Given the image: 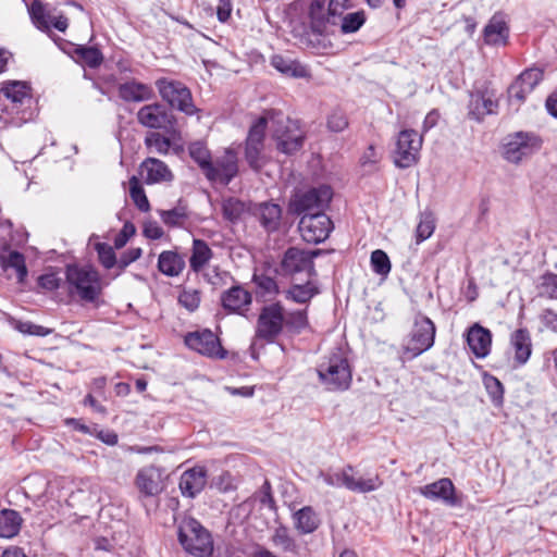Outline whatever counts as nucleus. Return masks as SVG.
Returning <instances> with one entry per match:
<instances>
[{
  "instance_id": "nucleus-1",
  "label": "nucleus",
  "mask_w": 557,
  "mask_h": 557,
  "mask_svg": "<svg viewBox=\"0 0 557 557\" xmlns=\"http://www.w3.org/2000/svg\"><path fill=\"white\" fill-rule=\"evenodd\" d=\"M310 327L308 310L287 311L281 301H274L260 309L255 337L273 344L278 336L294 337Z\"/></svg>"
},
{
  "instance_id": "nucleus-2",
  "label": "nucleus",
  "mask_w": 557,
  "mask_h": 557,
  "mask_svg": "<svg viewBox=\"0 0 557 557\" xmlns=\"http://www.w3.org/2000/svg\"><path fill=\"white\" fill-rule=\"evenodd\" d=\"M33 86L26 81H4L0 87V121L20 127L34 119Z\"/></svg>"
},
{
  "instance_id": "nucleus-3",
  "label": "nucleus",
  "mask_w": 557,
  "mask_h": 557,
  "mask_svg": "<svg viewBox=\"0 0 557 557\" xmlns=\"http://www.w3.org/2000/svg\"><path fill=\"white\" fill-rule=\"evenodd\" d=\"M319 382L327 392H345L352 382V368L341 347L333 348L317 366Z\"/></svg>"
},
{
  "instance_id": "nucleus-4",
  "label": "nucleus",
  "mask_w": 557,
  "mask_h": 557,
  "mask_svg": "<svg viewBox=\"0 0 557 557\" xmlns=\"http://www.w3.org/2000/svg\"><path fill=\"white\" fill-rule=\"evenodd\" d=\"M65 281L70 296L78 297L83 304L98 306L103 286L101 276L96 269L91 265L67 264Z\"/></svg>"
},
{
  "instance_id": "nucleus-5",
  "label": "nucleus",
  "mask_w": 557,
  "mask_h": 557,
  "mask_svg": "<svg viewBox=\"0 0 557 557\" xmlns=\"http://www.w3.org/2000/svg\"><path fill=\"white\" fill-rule=\"evenodd\" d=\"M177 540L185 552L196 557H210L213 553L211 533L195 518H183L177 527Z\"/></svg>"
},
{
  "instance_id": "nucleus-6",
  "label": "nucleus",
  "mask_w": 557,
  "mask_h": 557,
  "mask_svg": "<svg viewBox=\"0 0 557 557\" xmlns=\"http://www.w3.org/2000/svg\"><path fill=\"white\" fill-rule=\"evenodd\" d=\"M355 468L351 465H347L341 472H324L321 471L319 476L322 478L323 482L332 487L344 486L354 493H370L379 490L383 485V480L379 474H373L367 479H356L354 476Z\"/></svg>"
},
{
  "instance_id": "nucleus-7",
  "label": "nucleus",
  "mask_w": 557,
  "mask_h": 557,
  "mask_svg": "<svg viewBox=\"0 0 557 557\" xmlns=\"http://www.w3.org/2000/svg\"><path fill=\"white\" fill-rule=\"evenodd\" d=\"M333 198V189L330 185H319L294 195L290 200V212L297 215L315 212H325Z\"/></svg>"
},
{
  "instance_id": "nucleus-8",
  "label": "nucleus",
  "mask_w": 557,
  "mask_h": 557,
  "mask_svg": "<svg viewBox=\"0 0 557 557\" xmlns=\"http://www.w3.org/2000/svg\"><path fill=\"white\" fill-rule=\"evenodd\" d=\"M435 333V324L430 318L423 314L417 315L408 338L403 345V355L412 359L425 352L434 345Z\"/></svg>"
},
{
  "instance_id": "nucleus-9",
  "label": "nucleus",
  "mask_w": 557,
  "mask_h": 557,
  "mask_svg": "<svg viewBox=\"0 0 557 557\" xmlns=\"http://www.w3.org/2000/svg\"><path fill=\"white\" fill-rule=\"evenodd\" d=\"M352 8L350 0H330L325 9V0H312L309 7V17L313 30L323 33L326 26L338 25V20L345 11Z\"/></svg>"
},
{
  "instance_id": "nucleus-10",
  "label": "nucleus",
  "mask_w": 557,
  "mask_h": 557,
  "mask_svg": "<svg viewBox=\"0 0 557 557\" xmlns=\"http://www.w3.org/2000/svg\"><path fill=\"white\" fill-rule=\"evenodd\" d=\"M156 87L161 98L172 108L187 115H193L197 111L189 88L182 82L160 77L156 81Z\"/></svg>"
},
{
  "instance_id": "nucleus-11",
  "label": "nucleus",
  "mask_w": 557,
  "mask_h": 557,
  "mask_svg": "<svg viewBox=\"0 0 557 557\" xmlns=\"http://www.w3.org/2000/svg\"><path fill=\"white\" fill-rule=\"evenodd\" d=\"M267 127V117L259 116L250 126L245 140V160L256 172H259L265 164L263 150Z\"/></svg>"
},
{
  "instance_id": "nucleus-12",
  "label": "nucleus",
  "mask_w": 557,
  "mask_h": 557,
  "mask_svg": "<svg viewBox=\"0 0 557 557\" xmlns=\"http://www.w3.org/2000/svg\"><path fill=\"white\" fill-rule=\"evenodd\" d=\"M276 149L287 156L299 151L305 141V133L300 129L299 122L290 119H281L276 122L272 135Z\"/></svg>"
},
{
  "instance_id": "nucleus-13",
  "label": "nucleus",
  "mask_w": 557,
  "mask_h": 557,
  "mask_svg": "<svg viewBox=\"0 0 557 557\" xmlns=\"http://www.w3.org/2000/svg\"><path fill=\"white\" fill-rule=\"evenodd\" d=\"M422 141V136L414 129L399 132L393 152L394 164L399 169H407L416 164Z\"/></svg>"
},
{
  "instance_id": "nucleus-14",
  "label": "nucleus",
  "mask_w": 557,
  "mask_h": 557,
  "mask_svg": "<svg viewBox=\"0 0 557 557\" xmlns=\"http://www.w3.org/2000/svg\"><path fill=\"white\" fill-rule=\"evenodd\" d=\"M542 146L539 136L530 132H517L508 136L504 145L503 156L511 163H519L523 158L531 156Z\"/></svg>"
},
{
  "instance_id": "nucleus-15",
  "label": "nucleus",
  "mask_w": 557,
  "mask_h": 557,
  "mask_svg": "<svg viewBox=\"0 0 557 557\" xmlns=\"http://www.w3.org/2000/svg\"><path fill=\"white\" fill-rule=\"evenodd\" d=\"M298 228L305 242L320 244L329 238L334 225L325 212H315L304 214L298 223Z\"/></svg>"
},
{
  "instance_id": "nucleus-16",
  "label": "nucleus",
  "mask_w": 557,
  "mask_h": 557,
  "mask_svg": "<svg viewBox=\"0 0 557 557\" xmlns=\"http://www.w3.org/2000/svg\"><path fill=\"white\" fill-rule=\"evenodd\" d=\"M184 343L189 349L208 358L221 360L227 356L220 338L209 329L187 333Z\"/></svg>"
},
{
  "instance_id": "nucleus-17",
  "label": "nucleus",
  "mask_w": 557,
  "mask_h": 557,
  "mask_svg": "<svg viewBox=\"0 0 557 557\" xmlns=\"http://www.w3.org/2000/svg\"><path fill=\"white\" fill-rule=\"evenodd\" d=\"M320 255V250L307 251L297 247H289L281 261L284 274L295 275L306 273L308 278L317 275L313 259Z\"/></svg>"
},
{
  "instance_id": "nucleus-18",
  "label": "nucleus",
  "mask_w": 557,
  "mask_h": 557,
  "mask_svg": "<svg viewBox=\"0 0 557 557\" xmlns=\"http://www.w3.org/2000/svg\"><path fill=\"white\" fill-rule=\"evenodd\" d=\"M137 120L145 127L165 132L173 131L176 123L174 115L160 103L147 104L140 108L137 112Z\"/></svg>"
},
{
  "instance_id": "nucleus-19",
  "label": "nucleus",
  "mask_w": 557,
  "mask_h": 557,
  "mask_svg": "<svg viewBox=\"0 0 557 557\" xmlns=\"http://www.w3.org/2000/svg\"><path fill=\"white\" fill-rule=\"evenodd\" d=\"M53 40L66 54L82 65L97 69L103 63L104 57L98 47L76 45L60 37L53 38Z\"/></svg>"
},
{
  "instance_id": "nucleus-20",
  "label": "nucleus",
  "mask_w": 557,
  "mask_h": 557,
  "mask_svg": "<svg viewBox=\"0 0 557 557\" xmlns=\"http://www.w3.org/2000/svg\"><path fill=\"white\" fill-rule=\"evenodd\" d=\"M468 117L482 122L486 115L496 114L498 101L494 92L487 88H480L469 92Z\"/></svg>"
},
{
  "instance_id": "nucleus-21",
  "label": "nucleus",
  "mask_w": 557,
  "mask_h": 557,
  "mask_svg": "<svg viewBox=\"0 0 557 557\" xmlns=\"http://www.w3.org/2000/svg\"><path fill=\"white\" fill-rule=\"evenodd\" d=\"M238 174V159L234 149L227 148L224 154L212 161V172L206 171L205 176L210 182L228 185Z\"/></svg>"
},
{
  "instance_id": "nucleus-22",
  "label": "nucleus",
  "mask_w": 557,
  "mask_h": 557,
  "mask_svg": "<svg viewBox=\"0 0 557 557\" xmlns=\"http://www.w3.org/2000/svg\"><path fill=\"white\" fill-rule=\"evenodd\" d=\"M420 494L428 499L442 500L450 507L461 506L462 504L461 498L456 495L454 483L448 478H442L420 487Z\"/></svg>"
},
{
  "instance_id": "nucleus-23",
  "label": "nucleus",
  "mask_w": 557,
  "mask_h": 557,
  "mask_svg": "<svg viewBox=\"0 0 557 557\" xmlns=\"http://www.w3.org/2000/svg\"><path fill=\"white\" fill-rule=\"evenodd\" d=\"M251 302L252 295L242 285H234L221 294V306L227 313L246 317Z\"/></svg>"
},
{
  "instance_id": "nucleus-24",
  "label": "nucleus",
  "mask_w": 557,
  "mask_h": 557,
  "mask_svg": "<svg viewBox=\"0 0 557 557\" xmlns=\"http://www.w3.org/2000/svg\"><path fill=\"white\" fill-rule=\"evenodd\" d=\"M208 470L203 466H194L185 470L180 478L178 488L182 496L196 498L206 487Z\"/></svg>"
},
{
  "instance_id": "nucleus-25",
  "label": "nucleus",
  "mask_w": 557,
  "mask_h": 557,
  "mask_svg": "<svg viewBox=\"0 0 557 557\" xmlns=\"http://www.w3.org/2000/svg\"><path fill=\"white\" fill-rule=\"evenodd\" d=\"M251 213L268 233L276 232L280 228L282 208L277 203L269 201L255 203L252 205Z\"/></svg>"
},
{
  "instance_id": "nucleus-26",
  "label": "nucleus",
  "mask_w": 557,
  "mask_h": 557,
  "mask_svg": "<svg viewBox=\"0 0 557 557\" xmlns=\"http://www.w3.org/2000/svg\"><path fill=\"white\" fill-rule=\"evenodd\" d=\"M117 96L124 102H145L154 97L152 87L135 78L117 85Z\"/></svg>"
},
{
  "instance_id": "nucleus-27",
  "label": "nucleus",
  "mask_w": 557,
  "mask_h": 557,
  "mask_svg": "<svg viewBox=\"0 0 557 557\" xmlns=\"http://www.w3.org/2000/svg\"><path fill=\"white\" fill-rule=\"evenodd\" d=\"M270 543L283 555L292 557L300 555L301 546L285 524L281 523L272 530Z\"/></svg>"
},
{
  "instance_id": "nucleus-28",
  "label": "nucleus",
  "mask_w": 557,
  "mask_h": 557,
  "mask_svg": "<svg viewBox=\"0 0 557 557\" xmlns=\"http://www.w3.org/2000/svg\"><path fill=\"white\" fill-rule=\"evenodd\" d=\"M467 344L476 358H485L492 346V333L479 323L473 324L467 332Z\"/></svg>"
},
{
  "instance_id": "nucleus-29",
  "label": "nucleus",
  "mask_w": 557,
  "mask_h": 557,
  "mask_svg": "<svg viewBox=\"0 0 557 557\" xmlns=\"http://www.w3.org/2000/svg\"><path fill=\"white\" fill-rule=\"evenodd\" d=\"M510 348L513 350L516 366H524L532 355V338L527 327H520L510 334Z\"/></svg>"
},
{
  "instance_id": "nucleus-30",
  "label": "nucleus",
  "mask_w": 557,
  "mask_h": 557,
  "mask_svg": "<svg viewBox=\"0 0 557 557\" xmlns=\"http://www.w3.org/2000/svg\"><path fill=\"white\" fill-rule=\"evenodd\" d=\"M139 173L146 184L170 182L173 180V174L169 166L163 161L156 158H147L143 161Z\"/></svg>"
},
{
  "instance_id": "nucleus-31",
  "label": "nucleus",
  "mask_w": 557,
  "mask_h": 557,
  "mask_svg": "<svg viewBox=\"0 0 557 557\" xmlns=\"http://www.w3.org/2000/svg\"><path fill=\"white\" fill-rule=\"evenodd\" d=\"M52 27L64 33L69 27V18L64 14L53 15L37 0V29L52 38Z\"/></svg>"
},
{
  "instance_id": "nucleus-32",
  "label": "nucleus",
  "mask_w": 557,
  "mask_h": 557,
  "mask_svg": "<svg viewBox=\"0 0 557 557\" xmlns=\"http://www.w3.org/2000/svg\"><path fill=\"white\" fill-rule=\"evenodd\" d=\"M160 476L158 468L153 466L140 469L136 475V486L146 497L157 496L162 491Z\"/></svg>"
},
{
  "instance_id": "nucleus-33",
  "label": "nucleus",
  "mask_w": 557,
  "mask_h": 557,
  "mask_svg": "<svg viewBox=\"0 0 557 557\" xmlns=\"http://www.w3.org/2000/svg\"><path fill=\"white\" fill-rule=\"evenodd\" d=\"M292 518L294 528L300 535L311 534L321 525V519L311 506H305L296 510Z\"/></svg>"
},
{
  "instance_id": "nucleus-34",
  "label": "nucleus",
  "mask_w": 557,
  "mask_h": 557,
  "mask_svg": "<svg viewBox=\"0 0 557 557\" xmlns=\"http://www.w3.org/2000/svg\"><path fill=\"white\" fill-rule=\"evenodd\" d=\"M483 35L487 45H506L509 37V27L500 14H494L484 27Z\"/></svg>"
},
{
  "instance_id": "nucleus-35",
  "label": "nucleus",
  "mask_w": 557,
  "mask_h": 557,
  "mask_svg": "<svg viewBox=\"0 0 557 557\" xmlns=\"http://www.w3.org/2000/svg\"><path fill=\"white\" fill-rule=\"evenodd\" d=\"M270 63L276 71L288 77L306 78L310 76L308 69L299 61L282 54L272 55Z\"/></svg>"
},
{
  "instance_id": "nucleus-36",
  "label": "nucleus",
  "mask_w": 557,
  "mask_h": 557,
  "mask_svg": "<svg viewBox=\"0 0 557 557\" xmlns=\"http://www.w3.org/2000/svg\"><path fill=\"white\" fill-rule=\"evenodd\" d=\"M158 269L166 276H178L185 269V260L178 252L165 250L159 255Z\"/></svg>"
},
{
  "instance_id": "nucleus-37",
  "label": "nucleus",
  "mask_w": 557,
  "mask_h": 557,
  "mask_svg": "<svg viewBox=\"0 0 557 557\" xmlns=\"http://www.w3.org/2000/svg\"><path fill=\"white\" fill-rule=\"evenodd\" d=\"M0 267L5 272L13 270L18 282H23L27 275L25 258L16 250L0 251Z\"/></svg>"
},
{
  "instance_id": "nucleus-38",
  "label": "nucleus",
  "mask_w": 557,
  "mask_h": 557,
  "mask_svg": "<svg viewBox=\"0 0 557 557\" xmlns=\"http://www.w3.org/2000/svg\"><path fill=\"white\" fill-rule=\"evenodd\" d=\"M285 298L296 304H308L310 300L319 294V288L313 282L308 280L304 284H293L285 290Z\"/></svg>"
},
{
  "instance_id": "nucleus-39",
  "label": "nucleus",
  "mask_w": 557,
  "mask_h": 557,
  "mask_svg": "<svg viewBox=\"0 0 557 557\" xmlns=\"http://www.w3.org/2000/svg\"><path fill=\"white\" fill-rule=\"evenodd\" d=\"M22 518L13 509L0 510V537L12 539L20 532Z\"/></svg>"
},
{
  "instance_id": "nucleus-40",
  "label": "nucleus",
  "mask_w": 557,
  "mask_h": 557,
  "mask_svg": "<svg viewBox=\"0 0 557 557\" xmlns=\"http://www.w3.org/2000/svg\"><path fill=\"white\" fill-rule=\"evenodd\" d=\"M252 205H247L245 201L230 197L222 203L223 218L231 223H237L246 212H251Z\"/></svg>"
},
{
  "instance_id": "nucleus-41",
  "label": "nucleus",
  "mask_w": 557,
  "mask_h": 557,
  "mask_svg": "<svg viewBox=\"0 0 557 557\" xmlns=\"http://www.w3.org/2000/svg\"><path fill=\"white\" fill-rule=\"evenodd\" d=\"M212 258V250L202 239H194L191 256L189 258L190 269L198 273Z\"/></svg>"
},
{
  "instance_id": "nucleus-42",
  "label": "nucleus",
  "mask_w": 557,
  "mask_h": 557,
  "mask_svg": "<svg viewBox=\"0 0 557 557\" xmlns=\"http://www.w3.org/2000/svg\"><path fill=\"white\" fill-rule=\"evenodd\" d=\"M189 157L198 164L205 174L206 171L212 172V158L210 150L203 141L197 140L188 145Z\"/></svg>"
},
{
  "instance_id": "nucleus-43",
  "label": "nucleus",
  "mask_w": 557,
  "mask_h": 557,
  "mask_svg": "<svg viewBox=\"0 0 557 557\" xmlns=\"http://www.w3.org/2000/svg\"><path fill=\"white\" fill-rule=\"evenodd\" d=\"M367 22V15L363 10L344 14L338 20V26L343 34H352L358 32Z\"/></svg>"
},
{
  "instance_id": "nucleus-44",
  "label": "nucleus",
  "mask_w": 557,
  "mask_h": 557,
  "mask_svg": "<svg viewBox=\"0 0 557 557\" xmlns=\"http://www.w3.org/2000/svg\"><path fill=\"white\" fill-rule=\"evenodd\" d=\"M252 282L256 284L257 294L263 298L273 297L280 293L275 278L265 274H253Z\"/></svg>"
},
{
  "instance_id": "nucleus-45",
  "label": "nucleus",
  "mask_w": 557,
  "mask_h": 557,
  "mask_svg": "<svg viewBox=\"0 0 557 557\" xmlns=\"http://www.w3.org/2000/svg\"><path fill=\"white\" fill-rule=\"evenodd\" d=\"M129 196L139 211L148 212L150 210L149 200L140 181L136 176L129 178Z\"/></svg>"
},
{
  "instance_id": "nucleus-46",
  "label": "nucleus",
  "mask_w": 557,
  "mask_h": 557,
  "mask_svg": "<svg viewBox=\"0 0 557 557\" xmlns=\"http://www.w3.org/2000/svg\"><path fill=\"white\" fill-rule=\"evenodd\" d=\"M435 223L436 219L433 212L424 211L420 214V221L416 230L417 243H421L432 236L435 231Z\"/></svg>"
},
{
  "instance_id": "nucleus-47",
  "label": "nucleus",
  "mask_w": 557,
  "mask_h": 557,
  "mask_svg": "<svg viewBox=\"0 0 557 557\" xmlns=\"http://www.w3.org/2000/svg\"><path fill=\"white\" fill-rule=\"evenodd\" d=\"M483 383L486 392L495 406H500L504 400V385L503 383L491 374H485Z\"/></svg>"
},
{
  "instance_id": "nucleus-48",
  "label": "nucleus",
  "mask_w": 557,
  "mask_h": 557,
  "mask_svg": "<svg viewBox=\"0 0 557 557\" xmlns=\"http://www.w3.org/2000/svg\"><path fill=\"white\" fill-rule=\"evenodd\" d=\"M370 262L372 271L379 275L387 276L391 272V260L387 253L381 249L372 251Z\"/></svg>"
},
{
  "instance_id": "nucleus-49",
  "label": "nucleus",
  "mask_w": 557,
  "mask_h": 557,
  "mask_svg": "<svg viewBox=\"0 0 557 557\" xmlns=\"http://www.w3.org/2000/svg\"><path fill=\"white\" fill-rule=\"evenodd\" d=\"M160 218L162 222L171 227L180 226L188 218L185 207H175L171 210H161Z\"/></svg>"
},
{
  "instance_id": "nucleus-50",
  "label": "nucleus",
  "mask_w": 557,
  "mask_h": 557,
  "mask_svg": "<svg viewBox=\"0 0 557 557\" xmlns=\"http://www.w3.org/2000/svg\"><path fill=\"white\" fill-rule=\"evenodd\" d=\"M531 92L532 90L525 88L524 84L516 77L507 88V98L509 103L516 102L520 106Z\"/></svg>"
},
{
  "instance_id": "nucleus-51",
  "label": "nucleus",
  "mask_w": 557,
  "mask_h": 557,
  "mask_svg": "<svg viewBox=\"0 0 557 557\" xmlns=\"http://www.w3.org/2000/svg\"><path fill=\"white\" fill-rule=\"evenodd\" d=\"M95 249L98 253L99 262L104 269H112L117 263V258L112 246L107 243H97Z\"/></svg>"
},
{
  "instance_id": "nucleus-52",
  "label": "nucleus",
  "mask_w": 557,
  "mask_h": 557,
  "mask_svg": "<svg viewBox=\"0 0 557 557\" xmlns=\"http://www.w3.org/2000/svg\"><path fill=\"white\" fill-rule=\"evenodd\" d=\"M145 145L148 148H154L158 153L166 154L171 148V140L160 133L152 132L146 136Z\"/></svg>"
},
{
  "instance_id": "nucleus-53",
  "label": "nucleus",
  "mask_w": 557,
  "mask_h": 557,
  "mask_svg": "<svg viewBox=\"0 0 557 557\" xmlns=\"http://www.w3.org/2000/svg\"><path fill=\"white\" fill-rule=\"evenodd\" d=\"M543 77L544 71L539 67L525 69L517 76L524 84L525 88L532 91L543 81Z\"/></svg>"
},
{
  "instance_id": "nucleus-54",
  "label": "nucleus",
  "mask_w": 557,
  "mask_h": 557,
  "mask_svg": "<svg viewBox=\"0 0 557 557\" xmlns=\"http://www.w3.org/2000/svg\"><path fill=\"white\" fill-rule=\"evenodd\" d=\"M541 294L552 299H557V274L546 272L541 276Z\"/></svg>"
},
{
  "instance_id": "nucleus-55",
  "label": "nucleus",
  "mask_w": 557,
  "mask_h": 557,
  "mask_svg": "<svg viewBox=\"0 0 557 557\" xmlns=\"http://www.w3.org/2000/svg\"><path fill=\"white\" fill-rule=\"evenodd\" d=\"M178 302L188 311H195L200 305V292L197 289H183L178 295Z\"/></svg>"
},
{
  "instance_id": "nucleus-56",
  "label": "nucleus",
  "mask_w": 557,
  "mask_h": 557,
  "mask_svg": "<svg viewBox=\"0 0 557 557\" xmlns=\"http://www.w3.org/2000/svg\"><path fill=\"white\" fill-rule=\"evenodd\" d=\"M143 250L139 247H132L125 250L120 258L117 259L116 268L119 269V274H121L125 269L136 260L141 257Z\"/></svg>"
},
{
  "instance_id": "nucleus-57",
  "label": "nucleus",
  "mask_w": 557,
  "mask_h": 557,
  "mask_svg": "<svg viewBox=\"0 0 557 557\" xmlns=\"http://www.w3.org/2000/svg\"><path fill=\"white\" fill-rule=\"evenodd\" d=\"M348 126V120L342 111H334L327 117V127L332 132H343Z\"/></svg>"
},
{
  "instance_id": "nucleus-58",
  "label": "nucleus",
  "mask_w": 557,
  "mask_h": 557,
  "mask_svg": "<svg viewBox=\"0 0 557 557\" xmlns=\"http://www.w3.org/2000/svg\"><path fill=\"white\" fill-rule=\"evenodd\" d=\"M135 232H136V228L132 222L124 223V225L122 226L119 234L114 237V240H113L114 247L116 249L123 248L126 245V243L128 242V239L132 236H134Z\"/></svg>"
},
{
  "instance_id": "nucleus-59",
  "label": "nucleus",
  "mask_w": 557,
  "mask_h": 557,
  "mask_svg": "<svg viewBox=\"0 0 557 557\" xmlns=\"http://www.w3.org/2000/svg\"><path fill=\"white\" fill-rule=\"evenodd\" d=\"M258 498L261 505L267 506L270 509H275V500L272 495V487L268 480L263 482L261 485L259 492H258Z\"/></svg>"
},
{
  "instance_id": "nucleus-60",
  "label": "nucleus",
  "mask_w": 557,
  "mask_h": 557,
  "mask_svg": "<svg viewBox=\"0 0 557 557\" xmlns=\"http://www.w3.org/2000/svg\"><path fill=\"white\" fill-rule=\"evenodd\" d=\"M61 277L58 276L57 273H46L37 277V285L47 289L54 290L58 289L61 285Z\"/></svg>"
},
{
  "instance_id": "nucleus-61",
  "label": "nucleus",
  "mask_w": 557,
  "mask_h": 557,
  "mask_svg": "<svg viewBox=\"0 0 557 557\" xmlns=\"http://www.w3.org/2000/svg\"><path fill=\"white\" fill-rule=\"evenodd\" d=\"M216 490L221 493H227L235 490L233 479L230 472H222L213 482Z\"/></svg>"
},
{
  "instance_id": "nucleus-62",
  "label": "nucleus",
  "mask_w": 557,
  "mask_h": 557,
  "mask_svg": "<svg viewBox=\"0 0 557 557\" xmlns=\"http://www.w3.org/2000/svg\"><path fill=\"white\" fill-rule=\"evenodd\" d=\"M164 232L162 227L156 222H147L144 226V235L150 239H160Z\"/></svg>"
},
{
  "instance_id": "nucleus-63",
  "label": "nucleus",
  "mask_w": 557,
  "mask_h": 557,
  "mask_svg": "<svg viewBox=\"0 0 557 557\" xmlns=\"http://www.w3.org/2000/svg\"><path fill=\"white\" fill-rule=\"evenodd\" d=\"M232 12V3L231 0H219V5L216 10L218 20L222 23H225Z\"/></svg>"
},
{
  "instance_id": "nucleus-64",
  "label": "nucleus",
  "mask_w": 557,
  "mask_h": 557,
  "mask_svg": "<svg viewBox=\"0 0 557 557\" xmlns=\"http://www.w3.org/2000/svg\"><path fill=\"white\" fill-rule=\"evenodd\" d=\"M10 324L23 334L34 335L35 334V324L32 322H23L17 319H11Z\"/></svg>"
}]
</instances>
